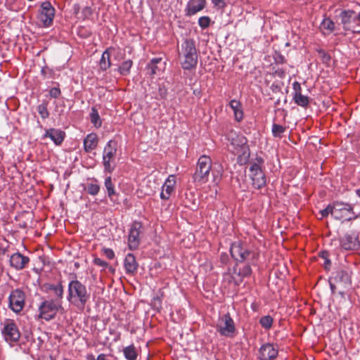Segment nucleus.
Wrapping results in <instances>:
<instances>
[{
    "label": "nucleus",
    "instance_id": "obj_21",
    "mask_svg": "<svg viewBox=\"0 0 360 360\" xmlns=\"http://www.w3.org/2000/svg\"><path fill=\"white\" fill-rule=\"evenodd\" d=\"M206 6V0H190L185 9L186 15H193L204 9Z\"/></svg>",
    "mask_w": 360,
    "mask_h": 360
},
{
    "label": "nucleus",
    "instance_id": "obj_18",
    "mask_svg": "<svg viewBox=\"0 0 360 360\" xmlns=\"http://www.w3.org/2000/svg\"><path fill=\"white\" fill-rule=\"evenodd\" d=\"M331 279L343 288H347L351 284V271L347 269H340L335 272Z\"/></svg>",
    "mask_w": 360,
    "mask_h": 360
},
{
    "label": "nucleus",
    "instance_id": "obj_22",
    "mask_svg": "<svg viewBox=\"0 0 360 360\" xmlns=\"http://www.w3.org/2000/svg\"><path fill=\"white\" fill-rule=\"evenodd\" d=\"M124 267L127 274L134 275L137 272L139 264L133 254L128 253L126 255L124 261Z\"/></svg>",
    "mask_w": 360,
    "mask_h": 360
},
{
    "label": "nucleus",
    "instance_id": "obj_40",
    "mask_svg": "<svg viewBox=\"0 0 360 360\" xmlns=\"http://www.w3.org/2000/svg\"><path fill=\"white\" fill-rule=\"evenodd\" d=\"M249 263L247 264H245L242 266H240L242 271V276H244V278L248 277L252 274V269L250 267V264H253L252 262H248Z\"/></svg>",
    "mask_w": 360,
    "mask_h": 360
},
{
    "label": "nucleus",
    "instance_id": "obj_17",
    "mask_svg": "<svg viewBox=\"0 0 360 360\" xmlns=\"http://www.w3.org/2000/svg\"><path fill=\"white\" fill-rule=\"evenodd\" d=\"M278 355V348L271 343L263 345L259 350V358L260 360H272Z\"/></svg>",
    "mask_w": 360,
    "mask_h": 360
},
{
    "label": "nucleus",
    "instance_id": "obj_13",
    "mask_svg": "<svg viewBox=\"0 0 360 360\" xmlns=\"http://www.w3.org/2000/svg\"><path fill=\"white\" fill-rule=\"evenodd\" d=\"M55 15V8L49 1H44L41 4L38 18L44 27L52 25Z\"/></svg>",
    "mask_w": 360,
    "mask_h": 360
},
{
    "label": "nucleus",
    "instance_id": "obj_41",
    "mask_svg": "<svg viewBox=\"0 0 360 360\" xmlns=\"http://www.w3.org/2000/svg\"><path fill=\"white\" fill-rule=\"evenodd\" d=\"M210 21H211V20H210V17L202 16L198 19V24L201 28L205 29L210 26Z\"/></svg>",
    "mask_w": 360,
    "mask_h": 360
},
{
    "label": "nucleus",
    "instance_id": "obj_24",
    "mask_svg": "<svg viewBox=\"0 0 360 360\" xmlns=\"http://www.w3.org/2000/svg\"><path fill=\"white\" fill-rule=\"evenodd\" d=\"M98 139L95 133L89 134L84 139V149L86 153H91L98 146Z\"/></svg>",
    "mask_w": 360,
    "mask_h": 360
},
{
    "label": "nucleus",
    "instance_id": "obj_9",
    "mask_svg": "<svg viewBox=\"0 0 360 360\" xmlns=\"http://www.w3.org/2000/svg\"><path fill=\"white\" fill-rule=\"evenodd\" d=\"M216 329L221 335L226 337L233 336L236 327L234 321L229 313L219 317L216 324Z\"/></svg>",
    "mask_w": 360,
    "mask_h": 360
},
{
    "label": "nucleus",
    "instance_id": "obj_12",
    "mask_svg": "<svg viewBox=\"0 0 360 360\" xmlns=\"http://www.w3.org/2000/svg\"><path fill=\"white\" fill-rule=\"evenodd\" d=\"M232 257L237 262H243L245 261L252 262L256 257V254L243 247L240 243H233L230 249Z\"/></svg>",
    "mask_w": 360,
    "mask_h": 360
},
{
    "label": "nucleus",
    "instance_id": "obj_55",
    "mask_svg": "<svg viewBox=\"0 0 360 360\" xmlns=\"http://www.w3.org/2000/svg\"><path fill=\"white\" fill-rule=\"evenodd\" d=\"M276 72H278V75L280 77H284V75H285L284 71H281V72L276 71Z\"/></svg>",
    "mask_w": 360,
    "mask_h": 360
},
{
    "label": "nucleus",
    "instance_id": "obj_20",
    "mask_svg": "<svg viewBox=\"0 0 360 360\" xmlns=\"http://www.w3.org/2000/svg\"><path fill=\"white\" fill-rule=\"evenodd\" d=\"M176 185V176L169 175L162 186V190L160 193V198L163 200H168L174 190Z\"/></svg>",
    "mask_w": 360,
    "mask_h": 360
},
{
    "label": "nucleus",
    "instance_id": "obj_45",
    "mask_svg": "<svg viewBox=\"0 0 360 360\" xmlns=\"http://www.w3.org/2000/svg\"><path fill=\"white\" fill-rule=\"evenodd\" d=\"M214 6L217 8H224L226 6V0H211Z\"/></svg>",
    "mask_w": 360,
    "mask_h": 360
},
{
    "label": "nucleus",
    "instance_id": "obj_34",
    "mask_svg": "<svg viewBox=\"0 0 360 360\" xmlns=\"http://www.w3.org/2000/svg\"><path fill=\"white\" fill-rule=\"evenodd\" d=\"M274 319L269 315L264 316L261 317L259 320V323L266 330H269L271 328Z\"/></svg>",
    "mask_w": 360,
    "mask_h": 360
},
{
    "label": "nucleus",
    "instance_id": "obj_26",
    "mask_svg": "<svg viewBox=\"0 0 360 360\" xmlns=\"http://www.w3.org/2000/svg\"><path fill=\"white\" fill-rule=\"evenodd\" d=\"M229 106L234 112L236 120L240 122L243 119V111L241 103L236 99H233L229 102Z\"/></svg>",
    "mask_w": 360,
    "mask_h": 360
},
{
    "label": "nucleus",
    "instance_id": "obj_57",
    "mask_svg": "<svg viewBox=\"0 0 360 360\" xmlns=\"http://www.w3.org/2000/svg\"><path fill=\"white\" fill-rule=\"evenodd\" d=\"M356 195L360 198V188L356 190Z\"/></svg>",
    "mask_w": 360,
    "mask_h": 360
},
{
    "label": "nucleus",
    "instance_id": "obj_48",
    "mask_svg": "<svg viewBox=\"0 0 360 360\" xmlns=\"http://www.w3.org/2000/svg\"><path fill=\"white\" fill-rule=\"evenodd\" d=\"M148 70L150 71V75H154L155 74L158 73V71H159V69L157 66V65L155 64H153V63H148Z\"/></svg>",
    "mask_w": 360,
    "mask_h": 360
},
{
    "label": "nucleus",
    "instance_id": "obj_35",
    "mask_svg": "<svg viewBox=\"0 0 360 360\" xmlns=\"http://www.w3.org/2000/svg\"><path fill=\"white\" fill-rule=\"evenodd\" d=\"M105 186L108 191V196L112 198V195L115 194V190L110 176L105 179Z\"/></svg>",
    "mask_w": 360,
    "mask_h": 360
},
{
    "label": "nucleus",
    "instance_id": "obj_43",
    "mask_svg": "<svg viewBox=\"0 0 360 360\" xmlns=\"http://www.w3.org/2000/svg\"><path fill=\"white\" fill-rule=\"evenodd\" d=\"M317 51L319 54V56L322 58L324 63H328L330 60V55L328 54L324 50L319 49Z\"/></svg>",
    "mask_w": 360,
    "mask_h": 360
},
{
    "label": "nucleus",
    "instance_id": "obj_6",
    "mask_svg": "<svg viewBox=\"0 0 360 360\" xmlns=\"http://www.w3.org/2000/svg\"><path fill=\"white\" fill-rule=\"evenodd\" d=\"M117 142L110 140L104 148L103 153V165L105 172L112 173L115 168V156Z\"/></svg>",
    "mask_w": 360,
    "mask_h": 360
},
{
    "label": "nucleus",
    "instance_id": "obj_27",
    "mask_svg": "<svg viewBox=\"0 0 360 360\" xmlns=\"http://www.w3.org/2000/svg\"><path fill=\"white\" fill-rule=\"evenodd\" d=\"M320 28L324 34H329L335 30V23L330 18H325L321 23Z\"/></svg>",
    "mask_w": 360,
    "mask_h": 360
},
{
    "label": "nucleus",
    "instance_id": "obj_50",
    "mask_svg": "<svg viewBox=\"0 0 360 360\" xmlns=\"http://www.w3.org/2000/svg\"><path fill=\"white\" fill-rule=\"evenodd\" d=\"M329 283H330V290L332 291V293H335V289H336V285L335 284H337V283H335L333 281V280L331 279V278H330Z\"/></svg>",
    "mask_w": 360,
    "mask_h": 360
},
{
    "label": "nucleus",
    "instance_id": "obj_28",
    "mask_svg": "<svg viewBox=\"0 0 360 360\" xmlns=\"http://www.w3.org/2000/svg\"><path fill=\"white\" fill-rule=\"evenodd\" d=\"M231 280L235 285H239L244 280V276H242V271L239 266L236 265L233 269V272L231 275Z\"/></svg>",
    "mask_w": 360,
    "mask_h": 360
},
{
    "label": "nucleus",
    "instance_id": "obj_11",
    "mask_svg": "<svg viewBox=\"0 0 360 360\" xmlns=\"http://www.w3.org/2000/svg\"><path fill=\"white\" fill-rule=\"evenodd\" d=\"M228 140L233 147L234 153H239L242 152L246 157L249 155V153H247V150H249L247 144L248 141L243 134L231 131L228 134Z\"/></svg>",
    "mask_w": 360,
    "mask_h": 360
},
{
    "label": "nucleus",
    "instance_id": "obj_3",
    "mask_svg": "<svg viewBox=\"0 0 360 360\" xmlns=\"http://www.w3.org/2000/svg\"><path fill=\"white\" fill-rule=\"evenodd\" d=\"M181 54V64L183 69L191 70L197 65L198 53L195 42L192 39H186L183 42Z\"/></svg>",
    "mask_w": 360,
    "mask_h": 360
},
{
    "label": "nucleus",
    "instance_id": "obj_15",
    "mask_svg": "<svg viewBox=\"0 0 360 360\" xmlns=\"http://www.w3.org/2000/svg\"><path fill=\"white\" fill-rule=\"evenodd\" d=\"M142 225L140 222H133L129 233L128 246L131 250L138 248L140 244V234Z\"/></svg>",
    "mask_w": 360,
    "mask_h": 360
},
{
    "label": "nucleus",
    "instance_id": "obj_36",
    "mask_svg": "<svg viewBox=\"0 0 360 360\" xmlns=\"http://www.w3.org/2000/svg\"><path fill=\"white\" fill-rule=\"evenodd\" d=\"M319 257L324 260L323 266L326 270H329L331 266V261L329 258V252L326 250L321 251L319 254Z\"/></svg>",
    "mask_w": 360,
    "mask_h": 360
},
{
    "label": "nucleus",
    "instance_id": "obj_1",
    "mask_svg": "<svg viewBox=\"0 0 360 360\" xmlns=\"http://www.w3.org/2000/svg\"><path fill=\"white\" fill-rule=\"evenodd\" d=\"M210 173L212 182L217 184L222 176L221 167L214 165L212 167L211 158L207 155H201L197 163L196 169L193 174V181L199 184H203L209 181Z\"/></svg>",
    "mask_w": 360,
    "mask_h": 360
},
{
    "label": "nucleus",
    "instance_id": "obj_54",
    "mask_svg": "<svg viewBox=\"0 0 360 360\" xmlns=\"http://www.w3.org/2000/svg\"><path fill=\"white\" fill-rule=\"evenodd\" d=\"M86 359V360H96V359L93 354H88Z\"/></svg>",
    "mask_w": 360,
    "mask_h": 360
},
{
    "label": "nucleus",
    "instance_id": "obj_7",
    "mask_svg": "<svg viewBox=\"0 0 360 360\" xmlns=\"http://www.w3.org/2000/svg\"><path fill=\"white\" fill-rule=\"evenodd\" d=\"M60 308H62V301L53 299L45 300L39 307V317L46 321H50L55 318Z\"/></svg>",
    "mask_w": 360,
    "mask_h": 360
},
{
    "label": "nucleus",
    "instance_id": "obj_32",
    "mask_svg": "<svg viewBox=\"0 0 360 360\" xmlns=\"http://www.w3.org/2000/svg\"><path fill=\"white\" fill-rule=\"evenodd\" d=\"M90 120L91 122L94 124V126L96 128H98L101 126L102 122L100 117L99 113L98 110L94 108H91V112L90 113Z\"/></svg>",
    "mask_w": 360,
    "mask_h": 360
},
{
    "label": "nucleus",
    "instance_id": "obj_53",
    "mask_svg": "<svg viewBox=\"0 0 360 360\" xmlns=\"http://www.w3.org/2000/svg\"><path fill=\"white\" fill-rule=\"evenodd\" d=\"M276 62L278 63H283L285 62V58L283 56H279L276 59Z\"/></svg>",
    "mask_w": 360,
    "mask_h": 360
},
{
    "label": "nucleus",
    "instance_id": "obj_56",
    "mask_svg": "<svg viewBox=\"0 0 360 360\" xmlns=\"http://www.w3.org/2000/svg\"><path fill=\"white\" fill-rule=\"evenodd\" d=\"M3 271H4V267H3V265L1 264V263L0 262V274H1L3 273Z\"/></svg>",
    "mask_w": 360,
    "mask_h": 360
},
{
    "label": "nucleus",
    "instance_id": "obj_4",
    "mask_svg": "<svg viewBox=\"0 0 360 360\" xmlns=\"http://www.w3.org/2000/svg\"><path fill=\"white\" fill-rule=\"evenodd\" d=\"M264 160L262 158H257L250 163L249 176L252 180V186L257 189L261 188L266 183V176L262 170Z\"/></svg>",
    "mask_w": 360,
    "mask_h": 360
},
{
    "label": "nucleus",
    "instance_id": "obj_51",
    "mask_svg": "<svg viewBox=\"0 0 360 360\" xmlns=\"http://www.w3.org/2000/svg\"><path fill=\"white\" fill-rule=\"evenodd\" d=\"M162 60V58H153L150 63H153V64H155L157 65L158 63H160Z\"/></svg>",
    "mask_w": 360,
    "mask_h": 360
},
{
    "label": "nucleus",
    "instance_id": "obj_52",
    "mask_svg": "<svg viewBox=\"0 0 360 360\" xmlns=\"http://www.w3.org/2000/svg\"><path fill=\"white\" fill-rule=\"evenodd\" d=\"M96 360H108L106 355L104 354H100L98 357L96 358Z\"/></svg>",
    "mask_w": 360,
    "mask_h": 360
},
{
    "label": "nucleus",
    "instance_id": "obj_59",
    "mask_svg": "<svg viewBox=\"0 0 360 360\" xmlns=\"http://www.w3.org/2000/svg\"><path fill=\"white\" fill-rule=\"evenodd\" d=\"M50 360H52L51 359Z\"/></svg>",
    "mask_w": 360,
    "mask_h": 360
},
{
    "label": "nucleus",
    "instance_id": "obj_14",
    "mask_svg": "<svg viewBox=\"0 0 360 360\" xmlns=\"http://www.w3.org/2000/svg\"><path fill=\"white\" fill-rule=\"evenodd\" d=\"M2 334L6 341L9 342H15L20 337V333L16 323L11 319H6L5 321Z\"/></svg>",
    "mask_w": 360,
    "mask_h": 360
},
{
    "label": "nucleus",
    "instance_id": "obj_30",
    "mask_svg": "<svg viewBox=\"0 0 360 360\" xmlns=\"http://www.w3.org/2000/svg\"><path fill=\"white\" fill-rule=\"evenodd\" d=\"M293 101L297 105L303 108H306L309 103V97L302 95V93L293 94Z\"/></svg>",
    "mask_w": 360,
    "mask_h": 360
},
{
    "label": "nucleus",
    "instance_id": "obj_25",
    "mask_svg": "<svg viewBox=\"0 0 360 360\" xmlns=\"http://www.w3.org/2000/svg\"><path fill=\"white\" fill-rule=\"evenodd\" d=\"M46 292H51L55 296L54 300H58L59 301H62L63 297V286L61 282H59L58 284H50L46 283L44 285Z\"/></svg>",
    "mask_w": 360,
    "mask_h": 360
},
{
    "label": "nucleus",
    "instance_id": "obj_44",
    "mask_svg": "<svg viewBox=\"0 0 360 360\" xmlns=\"http://www.w3.org/2000/svg\"><path fill=\"white\" fill-rule=\"evenodd\" d=\"M93 262L95 265L103 267V269L108 267V262L102 260L98 257H95L93 260Z\"/></svg>",
    "mask_w": 360,
    "mask_h": 360
},
{
    "label": "nucleus",
    "instance_id": "obj_49",
    "mask_svg": "<svg viewBox=\"0 0 360 360\" xmlns=\"http://www.w3.org/2000/svg\"><path fill=\"white\" fill-rule=\"evenodd\" d=\"M292 89L294 91L293 94H297L298 93H302L301 85L298 82H295L292 84Z\"/></svg>",
    "mask_w": 360,
    "mask_h": 360
},
{
    "label": "nucleus",
    "instance_id": "obj_42",
    "mask_svg": "<svg viewBox=\"0 0 360 360\" xmlns=\"http://www.w3.org/2000/svg\"><path fill=\"white\" fill-rule=\"evenodd\" d=\"M333 203L328 205L325 209L320 211V214L321 215V217H326L328 216L329 214H330L333 216Z\"/></svg>",
    "mask_w": 360,
    "mask_h": 360
},
{
    "label": "nucleus",
    "instance_id": "obj_10",
    "mask_svg": "<svg viewBox=\"0 0 360 360\" xmlns=\"http://www.w3.org/2000/svg\"><path fill=\"white\" fill-rule=\"evenodd\" d=\"M25 305V293L20 289L12 290L8 296V307L18 314L22 311Z\"/></svg>",
    "mask_w": 360,
    "mask_h": 360
},
{
    "label": "nucleus",
    "instance_id": "obj_58",
    "mask_svg": "<svg viewBox=\"0 0 360 360\" xmlns=\"http://www.w3.org/2000/svg\"><path fill=\"white\" fill-rule=\"evenodd\" d=\"M5 251H6V250H5L4 249H1V248H0V255H1V253L4 254Z\"/></svg>",
    "mask_w": 360,
    "mask_h": 360
},
{
    "label": "nucleus",
    "instance_id": "obj_38",
    "mask_svg": "<svg viewBox=\"0 0 360 360\" xmlns=\"http://www.w3.org/2000/svg\"><path fill=\"white\" fill-rule=\"evenodd\" d=\"M86 190L89 194L96 195L100 191V186L97 184L89 183L86 185Z\"/></svg>",
    "mask_w": 360,
    "mask_h": 360
},
{
    "label": "nucleus",
    "instance_id": "obj_2",
    "mask_svg": "<svg viewBox=\"0 0 360 360\" xmlns=\"http://www.w3.org/2000/svg\"><path fill=\"white\" fill-rule=\"evenodd\" d=\"M91 293L86 286L77 279L69 282L67 300L79 309H84L89 301Z\"/></svg>",
    "mask_w": 360,
    "mask_h": 360
},
{
    "label": "nucleus",
    "instance_id": "obj_23",
    "mask_svg": "<svg viewBox=\"0 0 360 360\" xmlns=\"http://www.w3.org/2000/svg\"><path fill=\"white\" fill-rule=\"evenodd\" d=\"M65 134L60 129H46L44 136L51 139L56 145H60L64 140Z\"/></svg>",
    "mask_w": 360,
    "mask_h": 360
},
{
    "label": "nucleus",
    "instance_id": "obj_19",
    "mask_svg": "<svg viewBox=\"0 0 360 360\" xmlns=\"http://www.w3.org/2000/svg\"><path fill=\"white\" fill-rule=\"evenodd\" d=\"M10 265L16 270H21L26 267L30 262V258L20 252L13 254L9 259Z\"/></svg>",
    "mask_w": 360,
    "mask_h": 360
},
{
    "label": "nucleus",
    "instance_id": "obj_47",
    "mask_svg": "<svg viewBox=\"0 0 360 360\" xmlns=\"http://www.w3.org/2000/svg\"><path fill=\"white\" fill-rule=\"evenodd\" d=\"M60 93V89L58 87H53L49 91V95L54 98L59 97Z\"/></svg>",
    "mask_w": 360,
    "mask_h": 360
},
{
    "label": "nucleus",
    "instance_id": "obj_16",
    "mask_svg": "<svg viewBox=\"0 0 360 360\" xmlns=\"http://www.w3.org/2000/svg\"><path fill=\"white\" fill-rule=\"evenodd\" d=\"M340 246L345 250H355L360 246L358 236L354 233H346L339 239Z\"/></svg>",
    "mask_w": 360,
    "mask_h": 360
},
{
    "label": "nucleus",
    "instance_id": "obj_31",
    "mask_svg": "<svg viewBox=\"0 0 360 360\" xmlns=\"http://www.w3.org/2000/svg\"><path fill=\"white\" fill-rule=\"evenodd\" d=\"M100 68L103 70H106L110 66V54L108 50H105L101 56L100 60Z\"/></svg>",
    "mask_w": 360,
    "mask_h": 360
},
{
    "label": "nucleus",
    "instance_id": "obj_29",
    "mask_svg": "<svg viewBox=\"0 0 360 360\" xmlns=\"http://www.w3.org/2000/svg\"><path fill=\"white\" fill-rule=\"evenodd\" d=\"M123 353L127 360H136L137 358V352L134 345L124 348Z\"/></svg>",
    "mask_w": 360,
    "mask_h": 360
},
{
    "label": "nucleus",
    "instance_id": "obj_5",
    "mask_svg": "<svg viewBox=\"0 0 360 360\" xmlns=\"http://www.w3.org/2000/svg\"><path fill=\"white\" fill-rule=\"evenodd\" d=\"M339 18L343 29L346 31H352L354 33H359L356 28L360 27V12L356 13L354 10H343L339 14Z\"/></svg>",
    "mask_w": 360,
    "mask_h": 360
},
{
    "label": "nucleus",
    "instance_id": "obj_8",
    "mask_svg": "<svg viewBox=\"0 0 360 360\" xmlns=\"http://www.w3.org/2000/svg\"><path fill=\"white\" fill-rule=\"evenodd\" d=\"M333 208V217L335 219L350 221L357 217L353 211V207L348 203L335 202Z\"/></svg>",
    "mask_w": 360,
    "mask_h": 360
},
{
    "label": "nucleus",
    "instance_id": "obj_33",
    "mask_svg": "<svg viewBox=\"0 0 360 360\" xmlns=\"http://www.w3.org/2000/svg\"><path fill=\"white\" fill-rule=\"evenodd\" d=\"M133 62L131 60L124 61L119 68V71L122 75H127L130 72V69L132 66Z\"/></svg>",
    "mask_w": 360,
    "mask_h": 360
},
{
    "label": "nucleus",
    "instance_id": "obj_46",
    "mask_svg": "<svg viewBox=\"0 0 360 360\" xmlns=\"http://www.w3.org/2000/svg\"><path fill=\"white\" fill-rule=\"evenodd\" d=\"M102 252L109 259H112L115 257L114 251L110 248H104L102 249Z\"/></svg>",
    "mask_w": 360,
    "mask_h": 360
},
{
    "label": "nucleus",
    "instance_id": "obj_39",
    "mask_svg": "<svg viewBox=\"0 0 360 360\" xmlns=\"http://www.w3.org/2000/svg\"><path fill=\"white\" fill-rule=\"evenodd\" d=\"M37 110L42 119H46L49 116V112L47 109V104L43 103L38 105Z\"/></svg>",
    "mask_w": 360,
    "mask_h": 360
},
{
    "label": "nucleus",
    "instance_id": "obj_37",
    "mask_svg": "<svg viewBox=\"0 0 360 360\" xmlns=\"http://www.w3.org/2000/svg\"><path fill=\"white\" fill-rule=\"evenodd\" d=\"M286 128L278 124L272 125V134L275 137H281L282 134L285 131Z\"/></svg>",
    "mask_w": 360,
    "mask_h": 360
}]
</instances>
